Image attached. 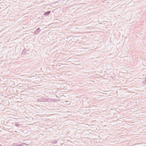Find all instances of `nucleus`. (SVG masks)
<instances>
[{"label":"nucleus","instance_id":"1","mask_svg":"<svg viewBox=\"0 0 146 146\" xmlns=\"http://www.w3.org/2000/svg\"><path fill=\"white\" fill-rule=\"evenodd\" d=\"M46 98H41L38 99V101L39 102H46Z\"/></svg>","mask_w":146,"mask_h":146},{"label":"nucleus","instance_id":"2","mask_svg":"<svg viewBox=\"0 0 146 146\" xmlns=\"http://www.w3.org/2000/svg\"><path fill=\"white\" fill-rule=\"evenodd\" d=\"M40 31V28L38 27V28L37 29L34 31L33 33L34 34L36 35L38 34L39 33V31Z\"/></svg>","mask_w":146,"mask_h":146},{"label":"nucleus","instance_id":"3","mask_svg":"<svg viewBox=\"0 0 146 146\" xmlns=\"http://www.w3.org/2000/svg\"><path fill=\"white\" fill-rule=\"evenodd\" d=\"M50 12L51 11H46L44 13V15L45 16H48L50 14Z\"/></svg>","mask_w":146,"mask_h":146},{"label":"nucleus","instance_id":"4","mask_svg":"<svg viewBox=\"0 0 146 146\" xmlns=\"http://www.w3.org/2000/svg\"><path fill=\"white\" fill-rule=\"evenodd\" d=\"M52 102V99L49 98H46V102Z\"/></svg>","mask_w":146,"mask_h":146},{"label":"nucleus","instance_id":"5","mask_svg":"<svg viewBox=\"0 0 146 146\" xmlns=\"http://www.w3.org/2000/svg\"><path fill=\"white\" fill-rule=\"evenodd\" d=\"M60 101L58 99H52V102H57Z\"/></svg>","mask_w":146,"mask_h":146},{"label":"nucleus","instance_id":"6","mask_svg":"<svg viewBox=\"0 0 146 146\" xmlns=\"http://www.w3.org/2000/svg\"><path fill=\"white\" fill-rule=\"evenodd\" d=\"M15 125L17 127H19V124L17 123H15Z\"/></svg>","mask_w":146,"mask_h":146},{"label":"nucleus","instance_id":"7","mask_svg":"<svg viewBox=\"0 0 146 146\" xmlns=\"http://www.w3.org/2000/svg\"><path fill=\"white\" fill-rule=\"evenodd\" d=\"M143 64L145 65V64H146V60H145L143 62Z\"/></svg>","mask_w":146,"mask_h":146},{"label":"nucleus","instance_id":"8","mask_svg":"<svg viewBox=\"0 0 146 146\" xmlns=\"http://www.w3.org/2000/svg\"><path fill=\"white\" fill-rule=\"evenodd\" d=\"M14 146H22V144H20V145H14Z\"/></svg>","mask_w":146,"mask_h":146},{"label":"nucleus","instance_id":"9","mask_svg":"<svg viewBox=\"0 0 146 146\" xmlns=\"http://www.w3.org/2000/svg\"><path fill=\"white\" fill-rule=\"evenodd\" d=\"M25 144V143H23L22 144Z\"/></svg>","mask_w":146,"mask_h":146},{"label":"nucleus","instance_id":"10","mask_svg":"<svg viewBox=\"0 0 146 146\" xmlns=\"http://www.w3.org/2000/svg\"><path fill=\"white\" fill-rule=\"evenodd\" d=\"M1 9V7H0V9Z\"/></svg>","mask_w":146,"mask_h":146}]
</instances>
